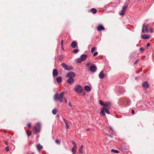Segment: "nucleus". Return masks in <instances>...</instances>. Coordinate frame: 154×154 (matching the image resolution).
Segmentation results:
<instances>
[{
    "label": "nucleus",
    "instance_id": "50",
    "mask_svg": "<svg viewBox=\"0 0 154 154\" xmlns=\"http://www.w3.org/2000/svg\"><path fill=\"white\" fill-rule=\"evenodd\" d=\"M63 46H62L61 48H62V49L63 50H64V49H63Z\"/></svg>",
    "mask_w": 154,
    "mask_h": 154
},
{
    "label": "nucleus",
    "instance_id": "20",
    "mask_svg": "<svg viewBox=\"0 0 154 154\" xmlns=\"http://www.w3.org/2000/svg\"><path fill=\"white\" fill-rule=\"evenodd\" d=\"M105 112L104 109H102L101 110L100 113L103 116H105Z\"/></svg>",
    "mask_w": 154,
    "mask_h": 154
},
{
    "label": "nucleus",
    "instance_id": "11",
    "mask_svg": "<svg viewBox=\"0 0 154 154\" xmlns=\"http://www.w3.org/2000/svg\"><path fill=\"white\" fill-rule=\"evenodd\" d=\"M77 44L75 41H73L71 44V46L73 48H75L76 47Z\"/></svg>",
    "mask_w": 154,
    "mask_h": 154
},
{
    "label": "nucleus",
    "instance_id": "6",
    "mask_svg": "<svg viewBox=\"0 0 154 154\" xmlns=\"http://www.w3.org/2000/svg\"><path fill=\"white\" fill-rule=\"evenodd\" d=\"M75 76V73L72 72H68L66 75V77L69 78H73Z\"/></svg>",
    "mask_w": 154,
    "mask_h": 154
},
{
    "label": "nucleus",
    "instance_id": "15",
    "mask_svg": "<svg viewBox=\"0 0 154 154\" xmlns=\"http://www.w3.org/2000/svg\"><path fill=\"white\" fill-rule=\"evenodd\" d=\"M36 147L38 150L40 151L42 149V146L40 144H38L36 145Z\"/></svg>",
    "mask_w": 154,
    "mask_h": 154
},
{
    "label": "nucleus",
    "instance_id": "24",
    "mask_svg": "<svg viewBox=\"0 0 154 154\" xmlns=\"http://www.w3.org/2000/svg\"><path fill=\"white\" fill-rule=\"evenodd\" d=\"M77 148V146H74L72 148V151L74 153L76 152V150Z\"/></svg>",
    "mask_w": 154,
    "mask_h": 154
},
{
    "label": "nucleus",
    "instance_id": "32",
    "mask_svg": "<svg viewBox=\"0 0 154 154\" xmlns=\"http://www.w3.org/2000/svg\"><path fill=\"white\" fill-rule=\"evenodd\" d=\"M79 50L78 49H76L73 51V52L74 53H76L79 51Z\"/></svg>",
    "mask_w": 154,
    "mask_h": 154
},
{
    "label": "nucleus",
    "instance_id": "31",
    "mask_svg": "<svg viewBox=\"0 0 154 154\" xmlns=\"http://www.w3.org/2000/svg\"><path fill=\"white\" fill-rule=\"evenodd\" d=\"M96 48L95 47H93L91 49V52L93 53L95 50Z\"/></svg>",
    "mask_w": 154,
    "mask_h": 154
},
{
    "label": "nucleus",
    "instance_id": "53",
    "mask_svg": "<svg viewBox=\"0 0 154 154\" xmlns=\"http://www.w3.org/2000/svg\"><path fill=\"white\" fill-rule=\"evenodd\" d=\"M89 129H87V130H89Z\"/></svg>",
    "mask_w": 154,
    "mask_h": 154
},
{
    "label": "nucleus",
    "instance_id": "30",
    "mask_svg": "<svg viewBox=\"0 0 154 154\" xmlns=\"http://www.w3.org/2000/svg\"><path fill=\"white\" fill-rule=\"evenodd\" d=\"M99 103L102 106H104V104L103 103V102L101 100H99Z\"/></svg>",
    "mask_w": 154,
    "mask_h": 154
},
{
    "label": "nucleus",
    "instance_id": "2",
    "mask_svg": "<svg viewBox=\"0 0 154 154\" xmlns=\"http://www.w3.org/2000/svg\"><path fill=\"white\" fill-rule=\"evenodd\" d=\"M75 90L78 94L81 93L83 91L82 88L80 85H76L75 87Z\"/></svg>",
    "mask_w": 154,
    "mask_h": 154
},
{
    "label": "nucleus",
    "instance_id": "22",
    "mask_svg": "<svg viewBox=\"0 0 154 154\" xmlns=\"http://www.w3.org/2000/svg\"><path fill=\"white\" fill-rule=\"evenodd\" d=\"M103 109H104L105 112L108 114H109L110 112L109 110L105 107H103Z\"/></svg>",
    "mask_w": 154,
    "mask_h": 154
},
{
    "label": "nucleus",
    "instance_id": "16",
    "mask_svg": "<svg viewBox=\"0 0 154 154\" xmlns=\"http://www.w3.org/2000/svg\"><path fill=\"white\" fill-rule=\"evenodd\" d=\"M63 120L67 129H69V126L68 125L67 120L65 119H63Z\"/></svg>",
    "mask_w": 154,
    "mask_h": 154
},
{
    "label": "nucleus",
    "instance_id": "12",
    "mask_svg": "<svg viewBox=\"0 0 154 154\" xmlns=\"http://www.w3.org/2000/svg\"><path fill=\"white\" fill-rule=\"evenodd\" d=\"M84 88L85 90L87 92L90 91L91 90L90 87L88 85L85 86Z\"/></svg>",
    "mask_w": 154,
    "mask_h": 154
},
{
    "label": "nucleus",
    "instance_id": "17",
    "mask_svg": "<svg viewBox=\"0 0 154 154\" xmlns=\"http://www.w3.org/2000/svg\"><path fill=\"white\" fill-rule=\"evenodd\" d=\"M56 80L57 82L60 83L62 81V78L61 77H59L56 78Z\"/></svg>",
    "mask_w": 154,
    "mask_h": 154
},
{
    "label": "nucleus",
    "instance_id": "3",
    "mask_svg": "<svg viewBox=\"0 0 154 154\" xmlns=\"http://www.w3.org/2000/svg\"><path fill=\"white\" fill-rule=\"evenodd\" d=\"M61 65L66 70L70 71L73 69V67L68 66L64 63H62Z\"/></svg>",
    "mask_w": 154,
    "mask_h": 154
},
{
    "label": "nucleus",
    "instance_id": "25",
    "mask_svg": "<svg viewBox=\"0 0 154 154\" xmlns=\"http://www.w3.org/2000/svg\"><path fill=\"white\" fill-rule=\"evenodd\" d=\"M91 11L94 14L96 13L97 11V10L94 8H92Z\"/></svg>",
    "mask_w": 154,
    "mask_h": 154
},
{
    "label": "nucleus",
    "instance_id": "43",
    "mask_svg": "<svg viewBox=\"0 0 154 154\" xmlns=\"http://www.w3.org/2000/svg\"><path fill=\"white\" fill-rule=\"evenodd\" d=\"M27 126L29 128H30L31 127V124L30 123L28 124L27 125Z\"/></svg>",
    "mask_w": 154,
    "mask_h": 154
},
{
    "label": "nucleus",
    "instance_id": "45",
    "mask_svg": "<svg viewBox=\"0 0 154 154\" xmlns=\"http://www.w3.org/2000/svg\"><path fill=\"white\" fill-rule=\"evenodd\" d=\"M68 105L70 107L72 106V105H71L70 102H69L68 103Z\"/></svg>",
    "mask_w": 154,
    "mask_h": 154
},
{
    "label": "nucleus",
    "instance_id": "40",
    "mask_svg": "<svg viewBox=\"0 0 154 154\" xmlns=\"http://www.w3.org/2000/svg\"><path fill=\"white\" fill-rule=\"evenodd\" d=\"M131 113L132 114H134V109H132L131 110Z\"/></svg>",
    "mask_w": 154,
    "mask_h": 154
},
{
    "label": "nucleus",
    "instance_id": "35",
    "mask_svg": "<svg viewBox=\"0 0 154 154\" xmlns=\"http://www.w3.org/2000/svg\"><path fill=\"white\" fill-rule=\"evenodd\" d=\"M130 103V101L128 100H127L125 101V103L129 105V103Z\"/></svg>",
    "mask_w": 154,
    "mask_h": 154
},
{
    "label": "nucleus",
    "instance_id": "34",
    "mask_svg": "<svg viewBox=\"0 0 154 154\" xmlns=\"http://www.w3.org/2000/svg\"><path fill=\"white\" fill-rule=\"evenodd\" d=\"M72 144L74 145V146H77L76 144L75 141H72Z\"/></svg>",
    "mask_w": 154,
    "mask_h": 154
},
{
    "label": "nucleus",
    "instance_id": "36",
    "mask_svg": "<svg viewBox=\"0 0 154 154\" xmlns=\"http://www.w3.org/2000/svg\"><path fill=\"white\" fill-rule=\"evenodd\" d=\"M138 61H139V59H138L137 60H136L134 62V64H137L138 63Z\"/></svg>",
    "mask_w": 154,
    "mask_h": 154
},
{
    "label": "nucleus",
    "instance_id": "19",
    "mask_svg": "<svg viewBox=\"0 0 154 154\" xmlns=\"http://www.w3.org/2000/svg\"><path fill=\"white\" fill-rule=\"evenodd\" d=\"M142 37L144 39H148L149 37V36L148 35L146 34H144L142 36Z\"/></svg>",
    "mask_w": 154,
    "mask_h": 154
},
{
    "label": "nucleus",
    "instance_id": "28",
    "mask_svg": "<svg viewBox=\"0 0 154 154\" xmlns=\"http://www.w3.org/2000/svg\"><path fill=\"white\" fill-rule=\"evenodd\" d=\"M127 8V6H124L122 8V10L125 12V11L126 9V8Z\"/></svg>",
    "mask_w": 154,
    "mask_h": 154
},
{
    "label": "nucleus",
    "instance_id": "9",
    "mask_svg": "<svg viewBox=\"0 0 154 154\" xmlns=\"http://www.w3.org/2000/svg\"><path fill=\"white\" fill-rule=\"evenodd\" d=\"M67 82L69 85L72 84L74 82L73 78H69L67 80Z\"/></svg>",
    "mask_w": 154,
    "mask_h": 154
},
{
    "label": "nucleus",
    "instance_id": "41",
    "mask_svg": "<svg viewBox=\"0 0 154 154\" xmlns=\"http://www.w3.org/2000/svg\"><path fill=\"white\" fill-rule=\"evenodd\" d=\"M65 99V103H67V100L66 98L64 97Z\"/></svg>",
    "mask_w": 154,
    "mask_h": 154
},
{
    "label": "nucleus",
    "instance_id": "49",
    "mask_svg": "<svg viewBox=\"0 0 154 154\" xmlns=\"http://www.w3.org/2000/svg\"><path fill=\"white\" fill-rule=\"evenodd\" d=\"M91 63H87V64H86V66H88Z\"/></svg>",
    "mask_w": 154,
    "mask_h": 154
},
{
    "label": "nucleus",
    "instance_id": "7",
    "mask_svg": "<svg viewBox=\"0 0 154 154\" xmlns=\"http://www.w3.org/2000/svg\"><path fill=\"white\" fill-rule=\"evenodd\" d=\"M90 70L92 72H95L97 70V67L95 65H92L90 67Z\"/></svg>",
    "mask_w": 154,
    "mask_h": 154
},
{
    "label": "nucleus",
    "instance_id": "26",
    "mask_svg": "<svg viewBox=\"0 0 154 154\" xmlns=\"http://www.w3.org/2000/svg\"><path fill=\"white\" fill-rule=\"evenodd\" d=\"M82 60L81 57L80 58H78L76 59V62L78 63H80L82 62Z\"/></svg>",
    "mask_w": 154,
    "mask_h": 154
},
{
    "label": "nucleus",
    "instance_id": "29",
    "mask_svg": "<svg viewBox=\"0 0 154 154\" xmlns=\"http://www.w3.org/2000/svg\"><path fill=\"white\" fill-rule=\"evenodd\" d=\"M57 111L56 109H53L52 110V112L54 115L56 114L57 113Z\"/></svg>",
    "mask_w": 154,
    "mask_h": 154
},
{
    "label": "nucleus",
    "instance_id": "44",
    "mask_svg": "<svg viewBox=\"0 0 154 154\" xmlns=\"http://www.w3.org/2000/svg\"><path fill=\"white\" fill-rule=\"evenodd\" d=\"M9 150V147H7L6 148V150L7 151H8Z\"/></svg>",
    "mask_w": 154,
    "mask_h": 154
},
{
    "label": "nucleus",
    "instance_id": "8",
    "mask_svg": "<svg viewBox=\"0 0 154 154\" xmlns=\"http://www.w3.org/2000/svg\"><path fill=\"white\" fill-rule=\"evenodd\" d=\"M97 31H100L102 30H104L105 28L102 25L100 24L97 27Z\"/></svg>",
    "mask_w": 154,
    "mask_h": 154
},
{
    "label": "nucleus",
    "instance_id": "47",
    "mask_svg": "<svg viewBox=\"0 0 154 154\" xmlns=\"http://www.w3.org/2000/svg\"><path fill=\"white\" fill-rule=\"evenodd\" d=\"M150 45V44L149 43H147V47H149Z\"/></svg>",
    "mask_w": 154,
    "mask_h": 154
},
{
    "label": "nucleus",
    "instance_id": "46",
    "mask_svg": "<svg viewBox=\"0 0 154 154\" xmlns=\"http://www.w3.org/2000/svg\"><path fill=\"white\" fill-rule=\"evenodd\" d=\"M109 128H110V129L112 131V132L114 131L113 129V128H112V127H110Z\"/></svg>",
    "mask_w": 154,
    "mask_h": 154
},
{
    "label": "nucleus",
    "instance_id": "39",
    "mask_svg": "<svg viewBox=\"0 0 154 154\" xmlns=\"http://www.w3.org/2000/svg\"><path fill=\"white\" fill-rule=\"evenodd\" d=\"M140 50L141 51H144V49L143 48H140Z\"/></svg>",
    "mask_w": 154,
    "mask_h": 154
},
{
    "label": "nucleus",
    "instance_id": "42",
    "mask_svg": "<svg viewBox=\"0 0 154 154\" xmlns=\"http://www.w3.org/2000/svg\"><path fill=\"white\" fill-rule=\"evenodd\" d=\"M63 40H62L61 41V45L62 46H63Z\"/></svg>",
    "mask_w": 154,
    "mask_h": 154
},
{
    "label": "nucleus",
    "instance_id": "18",
    "mask_svg": "<svg viewBox=\"0 0 154 154\" xmlns=\"http://www.w3.org/2000/svg\"><path fill=\"white\" fill-rule=\"evenodd\" d=\"M142 86L145 87L146 88L148 87V83L147 82H144L143 83Z\"/></svg>",
    "mask_w": 154,
    "mask_h": 154
},
{
    "label": "nucleus",
    "instance_id": "1",
    "mask_svg": "<svg viewBox=\"0 0 154 154\" xmlns=\"http://www.w3.org/2000/svg\"><path fill=\"white\" fill-rule=\"evenodd\" d=\"M64 94V91L62 92L59 95L57 93H56L54 97V100L55 101H56L59 100L60 103H62L63 101V97Z\"/></svg>",
    "mask_w": 154,
    "mask_h": 154
},
{
    "label": "nucleus",
    "instance_id": "10",
    "mask_svg": "<svg viewBox=\"0 0 154 154\" xmlns=\"http://www.w3.org/2000/svg\"><path fill=\"white\" fill-rule=\"evenodd\" d=\"M81 58L82 61H85L87 57V55L85 54H82L81 56Z\"/></svg>",
    "mask_w": 154,
    "mask_h": 154
},
{
    "label": "nucleus",
    "instance_id": "4",
    "mask_svg": "<svg viewBox=\"0 0 154 154\" xmlns=\"http://www.w3.org/2000/svg\"><path fill=\"white\" fill-rule=\"evenodd\" d=\"M37 126H34V132L35 134H36L37 132L40 131L41 128V125L40 123H38L37 124Z\"/></svg>",
    "mask_w": 154,
    "mask_h": 154
},
{
    "label": "nucleus",
    "instance_id": "37",
    "mask_svg": "<svg viewBox=\"0 0 154 154\" xmlns=\"http://www.w3.org/2000/svg\"><path fill=\"white\" fill-rule=\"evenodd\" d=\"M55 142L56 143L59 144H60V142L57 140H55Z\"/></svg>",
    "mask_w": 154,
    "mask_h": 154
},
{
    "label": "nucleus",
    "instance_id": "51",
    "mask_svg": "<svg viewBox=\"0 0 154 154\" xmlns=\"http://www.w3.org/2000/svg\"><path fill=\"white\" fill-rule=\"evenodd\" d=\"M109 136L110 137H112V136L110 135H109Z\"/></svg>",
    "mask_w": 154,
    "mask_h": 154
},
{
    "label": "nucleus",
    "instance_id": "38",
    "mask_svg": "<svg viewBox=\"0 0 154 154\" xmlns=\"http://www.w3.org/2000/svg\"><path fill=\"white\" fill-rule=\"evenodd\" d=\"M98 52H95L94 54H93V56H96V55H97V54H98Z\"/></svg>",
    "mask_w": 154,
    "mask_h": 154
},
{
    "label": "nucleus",
    "instance_id": "14",
    "mask_svg": "<svg viewBox=\"0 0 154 154\" xmlns=\"http://www.w3.org/2000/svg\"><path fill=\"white\" fill-rule=\"evenodd\" d=\"M58 74L57 71L55 69L53 70V75L54 76H57Z\"/></svg>",
    "mask_w": 154,
    "mask_h": 154
},
{
    "label": "nucleus",
    "instance_id": "5",
    "mask_svg": "<svg viewBox=\"0 0 154 154\" xmlns=\"http://www.w3.org/2000/svg\"><path fill=\"white\" fill-rule=\"evenodd\" d=\"M149 25L146 23H144L143 26L142 32L143 33H147L148 32V28Z\"/></svg>",
    "mask_w": 154,
    "mask_h": 154
},
{
    "label": "nucleus",
    "instance_id": "13",
    "mask_svg": "<svg viewBox=\"0 0 154 154\" xmlns=\"http://www.w3.org/2000/svg\"><path fill=\"white\" fill-rule=\"evenodd\" d=\"M99 77L100 79H103V78L104 75L103 71H101L100 72V73H99Z\"/></svg>",
    "mask_w": 154,
    "mask_h": 154
},
{
    "label": "nucleus",
    "instance_id": "27",
    "mask_svg": "<svg viewBox=\"0 0 154 154\" xmlns=\"http://www.w3.org/2000/svg\"><path fill=\"white\" fill-rule=\"evenodd\" d=\"M111 151L112 152L115 153H118L119 152V151L117 150H114V149H112L111 150Z\"/></svg>",
    "mask_w": 154,
    "mask_h": 154
},
{
    "label": "nucleus",
    "instance_id": "33",
    "mask_svg": "<svg viewBox=\"0 0 154 154\" xmlns=\"http://www.w3.org/2000/svg\"><path fill=\"white\" fill-rule=\"evenodd\" d=\"M125 12L123 11L122 10L121 13H120V15H123L124 14Z\"/></svg>",
    "mask_w": 154,
    "mask_h": 154
},
{
    "label": "nucleus",
    "instance_id": "48",
    "mask_svg": "<svg viewBox=\"0 0 154 154\" xmlns=\"http://www.w3.org/2000/svg\"><path fill=\"white\" fill-rule=\"evenodd\" d=\"M5 143L6 145H8V143L7 141H5Z\"/></svg>",
    "mask_w": 154,
    "mask_h": 154
},
{
    "label": "nucleus",
    "instance_id": "23",
    "mask_svg": "<svg viewBox=\"0 0 154 154\" xmlns=\"http://www.w3.org/2000/svg\"><path fill=\"white\" fill-rule=\"evenodd\" d=\"M83 148V145H82L79 149V153H82L83 151H82V149Z\"/></svg>",
    "mask_w": 154,
    "mask_h": 154
},
{
    "label": "nucleus",
    "instance_id": "21",
    "mask_svg": "<svg viewBox=\"0 0 154 154\" xmlns=\"http://www.w3.org/2000/svg\"><path fill=\"white\" fill-rule=\"evenodd\" d=\"M111 104V103L109 102H108V103H106L105 104H104V105L103 106L107 107H109L110 106Z\"/></svg>",
    "mask_w": 154,
    "mask_h": 154
},
{
    "label": "nucleus",
    "instance_id": "52",
    "mask_svg": "<svg viewBox=\"0 0 154 154\" xmlns=\"http://www.w3.org/2000/svg\"><path fill=\"white\" fill-rule=\"evenodd\" d=\"M137 79V77H136V78H135V79Z\"/></svg>",
    "mask_w": 154,
    "mask_h": 154
}]
</instances>
